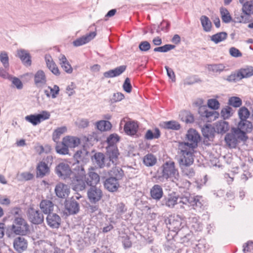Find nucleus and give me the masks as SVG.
<instances>
[{
	"label": "nucleus",
	"mask_w": 253,
	"mask_h": 253,
	"mask_svg": "<svg viewBox=\"0 0 253 253\" xmlns=\"http://www.w3.org/2000/svg\"><path fill=\"white\" fill-rule=\"evenodd\" d=\"M203 200L199 196H192L187 193L181 196H176L175 193L169 194L162 201V205L169 208H173L178 203L191 207L193 209L201 212L203 210Z\"/></svg>",
	"instance_id": "nucleus-1"
},
{
	"label": "nucleus",
	"mask_w": 253,
	"mask_h": 253,
	"mask_svg": "<svg viewBox=\"0 0 253 253\" xmlns=\"http://www.w3.org/2000/svg\"><path fill=\"white\" fill-rule=\"evenodd\" d=\"M194 149L187 147L185 143H178V154L179 158L178 163L180 167L191 166L194 162Z\"/></svg>",
	"instance_id": "nucleus-2"
},
{
	"label": "nucleus",
	"mask_w": 253,
	"mask_h": 253,
	"mask_svg": "<svg viewBox=\"0 0 253 253\" xmlns=\"http://www.w3.org/2000/svg\"><path fill=\"white\" fill-rule=\"evenodd\" d=\"M253 129V125L250 121L247 120L240 121L238 124L237 127L234 129V132L240 134L239 137L242 141H246L248 136L246 133H251Z\"/></svg>",
	"instance_id": "nucleus-3"
},
{
	"label": "nucleus",
	"mask_w": 253,
	"mask_h": 253,
	"mask_svg": "<svg viewBox=\"0 0 253 253\" xmlns=\"http://www.w3.org/2000/svg\"><path fill=\"white\" fill-rule=\"evenodd\" d=\"M11 230L16 235H25L29 231V226L24 218L15 217L11 226Z\"/></svg>",
	"instance_id": "nucleus-4"
},
{
	"label": "nucleus",
	"mask_w": 253,
	"mask_h": 253,
	"mask_svg": "<svg viewBox=\"0 0 253 253\" xmlns=\"http://www.w3.org/2000/svg\"><path fill=\"white\" fill-rule=\"evenodd\" d=\"M201 137L199 133L195 129H189L186 134L185 142H180L179 143H185L187 145V147L194 149L198 146V144L200 141Z\"/></svg>",
	"instance_id": "nucleus-5"
},
{
	"label": "nucleus",
	"mask_w": 253,
	"mask_h": 253,
	"mask_svg": "<svg viewBox=\"0 0 253 253\" xmlns=\"http://www.w3.org/2000/svg\"><path fill=\"white\" fill-rule=\"evenodd\" d=\"M162 172L161 177L166 179L171 177L176 176L179 175L177 170L175 168V163L173 161L166 162L162 167Z\"/></svg>",
	"instance_id": "nucleus-6"
},
{
	"label": "nucleus",
	"mask_w": 253,
	"mask_h": 253,
	"mask_svg": "<svg viewBox=\"0 0 253 253\" xmlns=\"http://www.w3.org/2000/svg\"><path fill=\"white\" fill-rule=\"evenodd\" d=\"M165 223L169 230L180 232L182 224V219L178 215H171L165 219Z\"/></svg>",
	"instance_id": "nucleus-7"
},
{
	"label": "nucleus",
	"mask_w": 253,
	"mask_h": 253,
	"mask_svg": "<svg viewBox=\"0 0 253 253\" xmlns=\"http://www.w3.org/2000/svg\"><path fill=\"white\" fill-rule=\"evenodd\" d=\"M27 216L29 221L34 224H42L44 221L43 213L33 208L28 209Z\"/></svg>",
	"instance_id": "nucleus-8"
},
{
	"label": "nucleus",
	"mask_w": 253,
	"mask_h": 253,
	"mask_svg": "<svg viewBox=\"0 0 253 253\" xmlns=\"http://www.w3.org/2000/svg\"><path fill=\"white\" fill-rule=\"evenodd\" d=\"M56 174L60 178L66 179L71 176L72 171L69 165L65 163H60L55 168Z\"/></svg>",
	"instance_id": "nucleus-9"
},
{
	"label": "nucleus",
	"mask_w": 253,
	"mask_h": 253,
	"mask_svg": "<svg viewBox=\"0 0 253 253\" xmlns=\"http://www.w3.org/2000/svg\"><path fill=\"white\" fill-rule=\"evenodd\" d=\"M106 155L108 158L107 159L109 160V162L106 164L107 167L110 166V162L114 165L117 164L119 153L116 145L108 146L106 147Z\"/></svg>",
	"instance_id": "nucleus-10"
},
{
	"label": "nucleus",
	"mask_w": 253,
	"mask_h": 253,
	"mask_svg": "<svg viewBox=\"0 0 253 253\" xmlns=\"http://www.w3.org/2000/svg\"><path fill=\"white\" fill-rule=\"evenodd\" d=\"M50 114L46 111H43L40 114L30 115L25 117V120L34 126L40 124L41 122L48 119Z\"/></svg>",
	"instance_id": "nucleus-11"
},
{
	"label": "nucleus",
	"mask_w": 253,
	"mask_h": 253,
	"mask_svg": "<svg viewBox=\"0 0 253 253\" xmlns=\"http://www.w3.org/2000/svg\"><path fill=\"white\" fill-rule=\"evenodd\" d=\"M86 184L84 176L75 175L72 178L70 185L74 191H81L84 190Z\"/></svg>",
	"instance_id": "nucleus-12"
},
{
	"label": "nucleus",
	"mask_w": 253,
	"mask_h": 253,
	"mask_svg": "<svg viewBox=\"0 0 253 253\" xmlns=\"http://www.w3.org/2000/svg\"><path fill=\"white\" fill-rule=\"evenodd\" d=\"M235 128L236 127H232L231 132L227 133L224 138L226 144L230 148H235L238 144V139L241 140L240 135L234 132Z\"/></svg>",
	"instance_id": "nucleus-13"
},
{
	"label": "nucleus",
	"mask_w": 253,
	"mask_h": 253,
	"mask_svg": "<svg viewBox=\"0 0 253 253\" xmlns=\"http://www.w3.org/2000/svg\"><path fill=\"white\" fill-rule=\"evenodd\" d=\"M46 220L48 226L52 229H58L61 223L60 216L56 213L48 214Z\"/></svg>",
	"instance_id": "nucleus-14"
},
{
	"label": "nucleus",
	"mask_w": 253,
	"mask_h": 253,
	"mask_svg": "<svg viewBox=\"0 0 253 253\" xmlns=\"http://www.w3.org/2000/svg\"><path fill=\"white\" fill-rule=\"evenodd\" d=\"M65 207V209L68 211L70 214H77L80 211L79 203L73 197L68 200H66Z\"/></svg>",
	"instance_id": "nucleus-15"
},
{
	"label": "nucleus",
	"mask_w": 253,
	"mask_h": 253,
	"mask_svg": "<svg viewBox=\"0 0 253 253\" xmlns=\"http://www.w3.org/2000/svg\"><path fill=\"white\" fill-rule=\"evenodd\" d=\"M102 196V193L100 189L95 186L90 187L87 191V196L89 200L91 203H95L99 201Z\"/></svg>",
	"instance_id": "nucleus-16"
},
{
	"label": "nucleus",
	"mask_w": 253,
	"mask_h": 253,
	"mask_svg": "<svg viewBox=\"0 0 253 253\" xmlns=\"http://www.w3.org/2000/svg\"><path fill=\"white\" fill-rule=\"evenodd\" d=\"M215 130L214 127L211 125L207 124L204 126L202 128V132L204 137V143L206 141H212L214 137Z\"/></svg>",
	"instance_id": "nucleus-17"
},
{
	"label": "nucleus",
	"mask_w": 253,
	"mask_h": 253,
	"mask_svg": "<svg viewBox=\"0 0 253 253\" xmlns=\"http://www.w3.org/2000/svg\"><path fill=\"white\" fill-rule=\"evenodd\" d=\"M84 177L86 184L91 187L95 186L100 181L99 175L93 171V169L89 170L87 175Z\"/></svg>",
	"instance_id": "nucleus-18"
},
{
	"label": "nucleus",
	"mask_w": 253,
	"mask_h": 253,
	"mask_svg": "<svg viewBox=\"0 0 253 253\" xmlns=\"http://www.w3.org/2000/svg\"><path fill=\"white\" fill-rule=\"evenodd\" d=\"M104 186L109 192H114L117 191L120 184L115 178L109 177L104 181Z\"/></svg>",
	"instance_id": "nucleus-19"
},
{
	"label": "nucleus",
	"mask_w": 253,
	"mask_h": 253,
	"mask_svg": "<svg viewBox=\"0 0 253 253\" xmlns=\"http://www.w3.org/2000/svg\"><path fill=\"white\" fill-rule=\"evenodd\" d=\"M56 196L60 198H65L70 193V189L68 186L62 183H58L55 188Z\"/></svg>",
	"instance_id": "nucleus-20"
},
{
	"label": "nucleus",
	"mask_w": 253,
	"mask_h": 253,
	"mask_svg": "<svg viewBox=\"0 0 253 253\" xmlns=\"http://www.w3.org/2000/svg\"><path fill=\"white\" fill-rule=\"evenodd\" d=\"M27 241L23 237L15 238L13 242L15 250L18 253H22L27 248Z\"/></svg>",
	"instance_id": "nucleus-21"
},
{
	"label": "nucleus",
	"mask_w": 253,
	"mask_h": 253,
	"mask_svg": "<svg viewBox=\"0 0 253 253\" xmlns=\"http://www.w3.org/2000/svg\"><path fill=\"white\" fill-rule=\"evenodd\" d=\"M54 204L49 200H42L40 204V208L41 211L45 214L51 213L53 211Z\"/></svg>",
	"instance_id": "nucleus-22"
},
{
	"label": "nucleus",
	"mask_w": 253,
	"mask_h": 253,
	"mask_svg": "<svg viewBox=\"0 0 253 253\" xmlns=\"http://www.w3.org/2000/svg\"><path fill=\"white\" fill-rule=\"evenodd\" d=\"M96 35L95 32H92L89 34L79 38L74 41L73 42L75 46H79L84 45L93 39Z\"/></svg>",
	"instance_id": "nucleus-23"
},
{
	"label": "nucleus",
	"mask_w": 253,
	"mask_h": 253,
	"mask_svg": "<svg viewBox=\"0 0 253 253\" xmlns=\"http://www.w3.org/2000/svg\"><path fill=\"white\" fill-rule=\"evenodd\" d=\"M125 65L120 66L114 69L110 70L103 73V76L106 78H112L121 75L126 70Z\"/></svg>",
	"instance_id": "nucleus-24"
},
{
	"label": "nucleus",
	"mask_w": 253,
	"mask_h": 253,
	"mask_svg": "<svg viewBox=\"0 0 253 253\" xmlns=\"http://www.w3.org/2000/svg\"><path fill=\"white\" fill-rule=\"evenodd\" d=\"M17 56L21 59L24 65L30 66L31 65V56L27 50L23 49L17 50Z\"/></svg>",
	"instance_id": "nucleus-25"
},
{
	"label": "nucleus",
	"mask_w": 253,
	"mask_h": 253,
	"mask_svg": "<svg viewBox=\"0 0 253 253\" xmlns=\"http://www.w3.org/2000/svg\"><path fill=\"white\" fill-rule=\"evenodd\" d=\"M49 172V168L45 160L40 162L37 167V177L42 178Z\"/></svg>",
	"instance_id": "nucleus-26"
},
{
	"label": "nucleus",
	"mask_w": 253,
	"mask_h": 253,
	"mask_svg": "<svg viewBox=\"0 0 253 253\" xmlns=\"http://www.w3.org/2000/svg\"><path fill=\"white\" fill-rule=\"evenodd\" d=\"M92 160L98 168L101 169L106 166V162L108 159L105 158V155L103 153L98 152L94 154L92 157Z\"/></svg>",
	"instance_id": "nucleus-27"
},
{
	"label": "nucleus",
	"mask_w": 253,
	"mask_h": 253,
	"mask_svg": "<svg viewBox=\"0 0 253 253\" xmlns=\"http://www.w3.org/2000/svg\"><path fill=\"white\" fill-rule=\"evenodd\" d=\"M45 60L47 67L55 75L59 76L60 74L59 70L56 64L53 61L51 57L49 55H45Z\"/></svg>",
	"instance_id": "nucleus-28"
},
{
	"label": "nucleus",
	"mask_w": 253,
	"mask_h": 253,
	"mask_svg": "<svg viewBox=\"0 0 253 253\" xmlns=\"http://www.w3.org/2000/svg\"><path fill=\"white\" fill-rule=\"evenodd\" d=\"M138 126L134 121L127 122L124 126L125 132L129 135H134L137 131Z\"/></svg>",
	"instance_id": "nucleus-29"
},
{
	"label": "nucleus",
	"mask_w": 253,
	"mask_h": 253,
	"mask_svg": "<svg viewBox=\"0 0 253 253\" xmlns=\"http://www.w3.org/2000/svg\"><path fill=\"white\" fill-rule=\"evenodd\" d=\"M34 82L38 87L42 86L46 84V76L43 71L39 70L36 72L34 76Z\"/></svg>",
	"instance_id": "nucleus-30"
},
{
	"label": "nucleus",
	"mask_w": 253,
	"mask_h": 253,
	"mask_svg": "<svg viewBox=\"0 0 253 253\" xmlns=\"http://www.w3.org/2000/svg\"><path fill=\"white\" fill-rule=\"evenodd\" d=\"M150 194L152 199L160 200L163 195V189L160 185L155 184L151 189Z\"/></svg>",
	"instance_id": "nucleus-31"
},
{
	"label": "nucleus",
	"mask_w": 253,
	"mask_h": 253,
	"mask_svg": "<svg viewBox=\"0 0 253 253\" xmlns=\"http://www.w3.org/2000/svg\"><path fill=\"white\" fill-rule=\"evenodd\" d=\"M214 128L218 133L223 134L229 129V125L227 122L221 120L215 123Z\"/></svg>",
	"instance_id": "nucleus-32"
},
{
	"label": "nucleus",
	"mask_w": 253,
	"mask_h": 253,
	"mask_svg": "<svg viewBox=\"0 0 253 253\" xmlns=\"http://www.w3.org/2000/svg\"><path fill=\"white\" fill-rule=\"evenodd\" d=\"M63 142L65 143L66 145L70 148H75L78 146L80 144V140L79 138L74 137L67 136L63 138Z\"/></svg>",
	"instance_id": "nucleus-33"
},
{
	"label": "nucleus",
	"mask_w": 253,
	"mask_h": 253,
	"mask_svg": "<svg viewBox=\"0 0 253 253\" xmlns=\"http://www.w3.org/2000/svg\"><path fill=\"white\" fill-rule=\"evenodd\" d=\"M110 177L115 178L118 181L122 179L124 175V171L120 167H115L109 172Z\"/></svg>",
	"instance_id": "nucleus-34"
},
{
	"label": "nucleus",
	"mask_w": 253,
	"mask_h": 253,
	"mask_svg": "<svg viewBox=\"0 0 253 253\" xmlns=\"http://www.w3.org/2000/svg\"><path fill=\"white\" fill-rule=\"evenodd\" d=\"M219 11L222 22L225 23H229L233 22V19L228 9L224 7H221Z\"/></svg>",
	"instance_id": "nucleus-35"
},
{
	"label": "nucleus",
	"mask_w": 253,
	"mask_h": 253,
	"mask_svg": "<svg viewBox=\"0 0 253 253\" xmlns=\"http://www.w3.org/2000/svg\"><path fill=\"white\" fill-rule=\"evenodd\" d=\"M238 72L240 76V79L249 78L253 76V67L249 66L245 68H241Z\"/></svg>",
	"instance_id": "nucleus-36"
},
{
	"label": "nucleus",
	"mask_w": 253,
	"mask_h": 253,
	"mask_svg": "<svg viewBox=\"0 0 253 253\" xmlns=\"http://www.w3.org/2000/svg\"><path fill=\"white\" fill-rule=\"evenodd\" d=\"M227 34L225 32H221L213 35L211 37V40L217 44L227 39Z\"/></svg>",
	"instance_id": "nucleus-37"
},
{
	"label": "nucleus",
	"mask_w": 253,
	"mask_h": 253,
	"mask_svg": "<svg viewBox=\"0 0 253 253\" xmlns=\"http://www.w3.org/2000/svg\"><path fill=\"white\" fill-rule=\"evenodd\" d=\"M164 128L172 130H179L180 128V125L175 121L164 122L162 124Z\"/></svg>",
	"instance_id": "nucleus-38"
},
{
	"label": "nucleus",
	"mask_w": 253,
	"mask_h": 253,
	"mask_svg": "<svg viewBox=\"0 0 253 253\" xmlns=\"http://www.w3.org/2000/svg\"><path fill=\"white\" fill-rule=\"evenodd\" d=\"M225 66L223 64H209L207 69L209 71L215 73H220L224 70Z\"/></svg>",
	"instance_id": "nucleus-39"
},
{
	"label": "nucleus",
	"mask_w": 253,
	"mask_h": 253,
	"mask_svg": "<svg viewBox=\"0 0 253 253\" xmlns=\"http://www.w3.org/2000/svg\"><path fill=\"white\" fill-rule=\"evenodd\" d=\"M96 127L100 131H107L112 127V124L108 121H100L96 123Z\"/></svg>",
	"instance_id": "nucleus-40"
},
{
	"label": "nucleus",
	"mask_w": 253,
	"mask_h": 253,
	"mask_svg": "<svg viewBox=\"0 0 253 253\" xmlns=\"http://www.w3.org/2000/svg\"><path fill=\"white\" fill-rule=\"evenodd\" d=\"M234 16V18L233 19V22L234 23H247L250 21V17L249 16L244 13L241 14H238L236 13Z\"/></svg>",
	"instance_id": "nucleus-41"
},
{
	"label": "nucleus",
	"mask_w": 253,
	"mask_h": 253,
	"mask_svg": "<svg viewBox=\"0 0 253 253\" xmlns=\"http://www.w3.org/2000/svg\"><path fill=\"white\" fill-rule=\"evenodd\" d=\"M200 20L204 30L210 32L211 30V23L209 18L207 16L203 15L201 17Z\"/></svg>",
	"instance_id": "nucleus-42"
},
{
	"label": "nucleus",
	"mask_w": 253,
	"mask_h": 253,
	"mask_svg": "<svg viewBox=\"0 0 253 253\" xmlns=\"http://www.w3.org/2000/svg\"><path fill=\"white\" fill-rule=\"evenodd\" d=\"M179 117L183 122H185L186 123H191L194 121L193 115L187 111H184L181 112L179 114Z\"/></svg>",
	"instance_id": "nucleus-43"
},
{
	"label": "nucleus",
	"mask_w": 253,
	"mask_h": 253,
	"mask_svg": "<svg viewBox=\"0 0 253 253\" xmlns=\"http://www.w3.org/2000/svg\"><path fill=\"white\" fill-rule=\"evenodd\" d=\"M161 135L160 131L159 128H156L154 130V132L149 129L147 131L145 138L147 140H151L154 138H158L160 137Z\"/></svg>",
	"instance_id": "nucleus-44"
},
{
	"label": "nucleus",
	"mask_w": 253,
	"mask_h": 253,
	"mask_svg": "<svg viewBox=\"0 0 253 253\" xmlns=\"http://www.w3.org/2000/svg\"><path fill=\"white\" fill-rule=\"evenodd\" d=\"M156 158L151 154H147L143 159L144 164L146 166L148 167L154 166L156 164Z\"/></svg>",
	"instance_id": "nucleus-45"
},
{
	"label": "nucleus",
	"mask_w": 253,
	"mask_h": 253,
	"mask_svg": "<svg viewBox=\"0 0 253 253\" xmlns=\"http://www.w3.org/2000/svg\"><path fill=\"white\" fill-rule=\"evenodd\" d=\"M190 166H184L183 167H180L182 169V172L183 175L187 176L188 178H191L195 175V171L193 169L189 167Z\"/></svg>",
	"instance_id": "nucleus-46"
},
{
	"label": "nucleus",
	"mask_w": 253,
	"mask_h": 253,
	"mask_svg": "<svg viewBox=\"0 0 253 253\" xmlns=\"http://www.w3.org/2000/svg\"><path fill=\"white\" fill-rule=\"evenodd\" d=\"M55 149L57 153L58 154L66 155L68 153V147L63 142V140L61 143L57 144L56 146Z\"/></svg>",
	"instance_id": "nucleus-47"
},
{
	"label": "nucleus",
	"mask_w": 253,
	"mask_h": 253,
	"mask_svg": "<svg viewBox=\"0 0 253 253\" xmlns=\"http://www.w3.org/2000/svg\"><path fill=\"white\" fill-rule=\"evenodd\" d=\"M238 115L240 121L247 120L250 115V112L246 107H242L238 111Z\"/></svg>",
	"instance_id": "nucleus-48"
},
{
	"label": "nucleus",
	"mask_w": 253,
	"mask_h": 253,
	"mask_svg": "<svg viewBox=\"0 0 253 253\" xmlns=\"http://www.w3.org/2000/svg\"><path fill=\"white\" fill-rule=\"evenodd\" d=\"M0 61L5 69L9 68V58L7 53L5 51H3L0 53Z\"/></svg>",
	"instance_id": "nucleus-49"
},
{
	"label": "nucleus",
	"mask_w": 253,
	"mask_h": 253,
	"mask_svg": "<svg viewBox=\"0 0 253 253\" xmlns=\"http://www.w3.org/2000/svg\"><path fill=\"white\" fill-rule=\"evenodd\" d=\"M242 11L250 17L251 14H253V4L250 1L245 3L242 7Z\"/></svg>",
	"instance_id": "nucleus-50"
},
{
	"label": "nucleus",
	"mask_w": 253,
	"mask_h": 253,
	"mask_svg": "<svg viewBox=\"0 0 253 253\" xmlns=\"http://www.w3.org/2000/svg\"><path fill=\"white\" fill-rule=\"evenodd\" d=\"M175 46L173 44H167L162 46L157 47L154 49V52H167L174 49Z\"/></svg>",
	"instance_id": "nucleus-51"
},
{
	"label": "nucleus",
	"mask_w": 253,
	"mask_h": 253,
	"mask_svg": "<svg viewBox=\"0 0 253 253\" xmlns=\"http://www.w3.org/2000/svg\"><path fill=\"white\" fill-rule=\"evenodd\" d=\"M67 130L65 126L58 127L56 129L53 133V139L54 141H56L59 139L60 135L64 133Z\"/></svg>",
	"instance_id": "nucleus-52"
},
{
	"label": "nucleus",
	"mask_w": 253,
	"mask_h": 253,
	"mask_svg": "<svg viewBox=\"0 0 253 253\" xmlns=\"http://www.w3.org/2000/svg\"><path fill=\"white\" fill-rule=\"evenodd\" d=\"M242 103V100L238 97H231L229 99V105L234 107H239Z\"/></svg>",
	"instance_id": "nucleus-53"
},
{
	"label": "nucleus",
	"mask_w": 253,
	"mask_h": 253,
	"mask_svg": "<svg viewBox=\"0 0 253 253\" xmlns=\"http://www.w3.org/2000/svg\"><path fill=\"white\" fill-rule=\"evenodd\" d=\"M119 136L117 134L110 135L107 139L108 146L115 145V144L119 141Z\"/></svg>",
	"instance_id": "nucleus-54"
},
{
	"label": "nucleus",
	"mask_w": 253,
	"mask_h": 253,
	"mask_svg": "<svg viewBox=\"0 0 253 253\" xmlns=\"http://www.w3.org/2000/svg\"><path fill=\"white\" fill-rule=\"evenodd\" d=\"M208 105L209 108L213 110H216L219 108L220 104L216 99H210L208 100Z\"/></svg>",
	"instance_id": "nucleus-55"
},
{
	"label": "nucleus",
	"mask_w": 253,
	"mask_h": 253,
	"mask_svg": "<svg viewBox=\"0 0 253 253\" xmlns=\"http://www.w3.org/2000/svg\"><path fill=\"white\" fill-rule=\"evenodd\" d=\"M138 48L140 51L146 52L151 48V44L147 41H142L140 42Z\"/></svg>",
	"instance_id": "nucleus-56"
},
{
	"label": "nucleus",
	"mask_w": 253,
	"mask_h": 253,
	"mask_svg": "<svg viewBox=\"0 0 253 253\" xmlns=\"http://www.w3.org/2000/svg\"><path fill=\"white\" fill-rule=\"evenodd\" d=\"M207 114V115H206L205 118L208 119L209 121L215 120L219 116V114L217 112L215 111H209L208 109Z\"/></svg>",
	"instance_id": "nucleus-57"
},
{
	"label": "nucleus",
	"mask_w": 253,
	"mask_h": 253,
	"mask_svg": "<svg viewBox=\"0 0 253 253\" xmlns=\"http://www.w3.org/2000/svg\"><path fill=\"white\" fill-rule=\"evenodd\" d=\"M127 211V208L123 203L118 204L116 208V211L118 214L121 215L124 214Z\"/></svg>",
	"instance_id": "nucleus-58"
},
{
	"label": "nucleus",
	"mask_w": 253,
	"mask_h": 253,
	"mask_svg": "<svg viewBox=\"0 0 253 253\" xmlns=\"http://www.w3.org/2000/svg\"><path fill=\"white\" fill-rule=\"evenodd\" d=\"M123 87L124 90L127 93H130L131 91L132 86L130 84V79L128 78H126L125 79Z\"/></svg>",
	"instance_id": "nucleus-59"
},
{
	"label": "nucleus",
	"mask_w": 253,
	"mask_h": 253,
	"mask_svg": "<svg viewBox=\"0 0 253 253\" xmlns=\"http://www.w3.org/2000/svg\"><path fill=\"white\" fill-rule=\"evenodd\" d=\"M232 110V109L229 106H226L221 110V114L224 119H227L231 116Z\"/></svg>",
	"instance_id": "nucleus-60"
},
{
	"label": "nucleus",
	"mask_w": 253,
	"mask_h": 253,
	"mask_svg": "<svg viewBox=\"0 0 253 253\" xmlns=\"http://www.w3.org/2000/svg\"><path fill=\"white\" fill-rule=\"evenodd\" d=\"M122 242L125 248H129L131 246V242L127 235L122 237Z\"/></svg>",
	"instance_id": "nucleus-61"
},
{
	"label": "nucleus",
	"mask_w": 253,
	"mask_h": 253,
	"mask_svg": "<svg viewBox=\"0 0 253 253\" xmlns=\"http://www.w3.org/2000/svg\"><path fill=\"white\" fill-rule=\"evenodd\" d=\"M229 53L232 57H239L242 56L241 51L236 47H232L229 49Z\"/></svg>",
	"instance_id": "nucleus-62"
},
{
	"label": "nucleus",
	"mask_w": 253,
	"mask_h": 253,
	"mask_svg": "<svg viewBox=\"0 0 253 253\" xmlns=\"http://www.w3.org/2000/svg\"><path fill=\"white\" fill-rule=\"evenodd\" d=\"M193 238V236L191 234H187L184 237H181L180 239L181 242L184 244L185 246H188L190 244V240Z\"/></svg>",
	"instance_id": "nucleus-63"
},
{
	"label": "nucleus",
	"mask_w": 253,
	"mask_h": 253,
	"mask_svg": "<svg viewBox=\"0 0 253 253\" xmlns=\"http://www.w3.org/2000/svg\"><path fill=\"white\" fill-rule=\"evenodd\" d=\"M165 68L167 71V73L168 76L169 77V79H170L171 80V81L172 82H175V74L173 72V70L172 69L169 68L167 66H166L165 67Z\"/></svg>",
	"instance_id": "nucleus-64"
}]
</instances>
